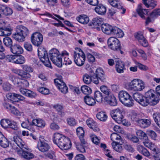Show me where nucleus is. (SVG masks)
Listing matches in <instances>:
<instances>
[{"instance_id":"bf43d9fd","label":"nucleus","mask_w":160,"mask_h":160,"mask_svg":"<svg viewBox=\"0 0 160 160\" xmlns=\"http://www.w3.org/2000/svg\"><path fill=\"white\" fill-rule=\"evenodd\" d=\"M141 105L143 106L146 107L147 106L148 104H150L149 102L147 101V99L146 97H143L142 99L139 103Z\"/></svg>"},{"instance_id":"f8f14e48","label":"nucleus","mask_w":160,"mask_h":160,"mask_svg":"<svg viewBox=\"0 0 160 160\" xmlns=\"http://www.w3.org/2000/svg\"><path fill=\"white\" fill-rule=\"evenodd\" d=\"M43 40V36L39 32H34L31 36V42L35 46H38L40 45L42 43Z\"/></svg>"},{"instance_id":"f03ea898","label":"nucleus","mask_w":160,"mask_h":160,"mask_svg":"<svg viewBox=\"0 0 160 160\" xmlns=\"http://www.w3.org/2000/svg\"><path fill=\"white\" fill-rule=\"evenodd\" d=\"M13 141L14 142L13 145L12 146L14 149H18L19 147L20 149L17 150L18 154L23 158L29 160L34 158V154L29 152L28 148L25 142L19 137L15 136L13 137Z\"/></svg>"},{"instance_id":"864d4df0","label":"nucleus","mask_w":160,"mask_h":160,"mask_svg":"<svg viewBox=\"0 0 160 160\" xmlns=\"http://www.w3.org/2000/svg\"><path fill=\"white\" fill-rule=\"evenodd\" d=\"M86 144V143L84 144L81 142V144H78L76 145V147L78 150L82 153L85 152V145Z\"/></svg>"},{"instance_id":"f257e3e1","label":"nucleus","mask_w":160,"mask_h":160,"mask_svg":"<svg viewBox=\"0 0 160 160\" xmlns=\"http://www.w3.org/2000/svg\"><path fill=\"white\" fill-rule=\"evenodd\" d=\"M103 19L99 17L93 18L92 20V23L93 25L97 27L98 30H100L99 26L101 25L102 32L107 35H113L119 38H122L124 35L123 31L118 27L112 26L108 24L105 23L101 24L103 22Z\"/></svg>"},{"instance_id":"c03bdc74","label":"nucleus","mask_w":160,"mask_h":160,"mask_svg":"<svg viewBox=\"0 0 160 160\" xmlns=\"http://www.w3.org/2000/svg\"><path fill=\"white\" fill-rule=\"evenodd\" d=\"M23 70V72L27 73L30 75H31L29 73L32 72L33 71V69L30 66L27 65H23L22 66Z\"/></svg>"},{"instance_id":"f704fd0d","label":"nucleus","mask_w":160,"mask_h":160,"mask_svg":"<svg viewBox=\"0 0 160 160\" xmlns=\"http://www.w3.org/2000/svg\"><path fill=\"white\" fill-rule=\"evenodd\" d=\"M94 98L97 102H101L103 101L102 93L99 91H96L94 93Z\"/></svg>"},{"instance_id":"393cba45","label":"nucleus","mask_w":160,"mask_h":160,"mask_svg":"<svg viewBox=\"0 0 160 160\" xmlns=\"http://www.w3.org/2000/svg\"><path fill=\"white\" fill-rule=\"evenodd\" d=\"M123 143V141L119 142H113L112 143V145L115 151L119 152H121L123 149L122 146Z\"/></svg>"},{"instance_id":"680f3d73","label":"nucleus","mask_w":160,"mask_h":160,"mask_svg":"<svg viewBox=\"0 0 160 160\" xmlns=\"http://www.w3.org/2000/svg\"><path fill=\"white\" fill-rule=\"evenodd\" d=\"M9 111L12 114L17 116L21 115V112L14 106H12Z\"/></svg>"},{"instance_id":"0e129e2a","label":"nucleus","mask_w":160,"mask_h":160,"mask_svg":"<svg viewBox=\"0 0 160 160\" xmlns=\"http://www.w3.org/2000/svg\"><path fill=\"white\" fill-rule=\"evenodd\" d=\"M45 156L48 158L53 160L55 158V152L52 151H50L48 153L45 154Z\"/></svg>"},{"instance_id":"c756f323","label":"nucleus","mask_w":160,"mask_h":160,"mask_svg":"<svg viewBox=\"0 0 160 160\" xmlns=\"http://www.w3.org/2000/svg\"><path fill=\"white\" fill-rule=\"evenodd\" d=\"M32 122L33 124L35 126L41 128H44L46 125L45 121L40 118L33 119Z\"/></svg>"},{"instance_id":"a211bd4d","label":"nucleus","mask_w":160,"mask_h":160,"mask_svg":"<svg viewBox=\"0 0 160 160\" xmlns=\"http://www.w3.org/2000/svg\"><path fill=\"white\" fill-rule=\"evenodd\" d=\"M19 91L23 95L31 98H34L36 96L35 93L26 89L21 88L20 89Z\"/></svg>"},{"instance_id":"e2e57ef3","label":"nucleus","mask_w":160,"mask_h":160,"mask_svg":"<svg viewBox=\"0 0 160 160\" xmlns=\"http://www.w3.org/2000/svg\"><path fill=\"white\" fill-rule=\"evenodd\" d=\"M8 97L13 102H18V97L17 94L12 93L8 95Z\"/></svg>"},{"instance_id":"a878e982","label":"nucleus","mask_w":160,"mask_h":160,"mask_svg":"<svg viewBox=\"0 0 160 160\" xmlns=\"http://www.w3.org/2000/svg\"><path fill=\"white\" fill-rule=\"evenodd\" d=\"M138 125L141 128H145L148 127L151 124L149 120L146 119H141L137 122Z\"/></svg>"},{"instance_id":"5fc2aeb1","label":"nucleus","mask_w":160,"mask_h":160,"mask_svg":"<svg viewBox=\"0 0 160 160\" xmlns=\"http://www.w3.org/2000/svg\"><path fill=\"white\" fill-rule=\"evenodd\" d=\"M38 90L41 93L43 94H48L49 91L48 89L43 87H39L37 88Z\"/></svg>"},{"instance_id":"4c0bfd02","label":"nucleus","mask_w":160,"mask_h":160,"mask_svg":"<svg viewBox=\"0 0 160 160\" xmlns=\"http://www.w3.org/2000/svg\"><path fill=\"white\" fill-rule=\"evenodd\" d=\"M53 108L58 112L59 115L61 116H64V112L62 111L63 106L59 104H56L53 105Z\"/></svg>"},{"instance_id":"de8ad7c7","label":"nucleus","mask_w":160,"mask_h":160,"mask_svg":"<svg viewBox=\"0 0 160 160\" xmlns=\"http://www.w3.org/2000/svg\"><path fill=\"white\" fill-rule=\"evenodd\" d=\"M15 63L17 64H22L24 63L25 61L24 57L22 56H16Z\"/></svg>"},{"instance_id":"ea45409f","label":"nucleus","mask_w":160,"mask_h":160,"mask_svg":"<svg viewBox=\"0 0 160 160\" xmlns=\"http://www.w3.org/2000/svg\"><path fill=\"white\" fill-rule=\"evenodd\" d=\"M96 117L98 119L103 122L106 121L108 117L105 113L103 112H98L96 115Z\"/></svg>"},{"instance_id":"dca6fc26","label":"nucleus","mask_w":160,"mask_h":160,"mask_svg":"<svg viewBox=\"0 0 160 160\" xmlns=\"http://www.w3.org/2000/svg\"><path fill=\"white\" fill-rule=\"evenodd\" d=\"M37 147L40 151L43 152H47L50 148V146L48 143L42 141L38 142Z\"/></svg>"},{"instance_id":"0eeeda50","label":"nucleus","mask_w":160,"mask_h":160,"mask_svg":"<svg viewBox=\"0 0 160 160\" xmlns=\"http://www.w3.org/2000/svg\"><path fill=\"white\" fill-rule=\"evenodd\" d=\"M38 56L41 61L46 66L50 67L51 64L49 60L47 51L43 47H41L38 49Z\"/></svg>"},{"instance_id":"c9c22d12","label":"nucleus","mask_w":160,"mask_h":160,"mask_svg":"<svg viewBox=\"0 0 160 160\" xmlns=\"http://www.w3.org/2000/svg\"><path fill=\"white\" fill-rule=\"evenodd\" d=\"M12 37L16 40L19 42H23L24 41L25 37L20 33H18L16 30V32L13 34Z\"/></svg>"},{"instance_id":"39448f33","label":"nucleus","mask_w":160,"mask_h":160,"mask_svg":"<svg viewBox=\"0 0 160 160\" xmlns=\"http://www.w3.org/2000/svg\"><path fill=\"white\" fill-rule=\"evenodd\" d=\"M120 101L125 106L130 107L134 104V101L132 97L126 91H122L118 93Z\"/></svg>"},{"instance_id":"338daca9","label":"nucleus","mask_w":160,"mask_h":160,"mask_svg":"<svg viewBox=\"0 0 160 160\" xmlns=\"http://www.w3.org/2000/svg\"><path fill=\"white\" fill-rule=\"evenodd\" d=\"M8 125L11 128L14 130H17L18 129V128L17 126L16 122L10 120V122L8 123Z\"/></svg>"},{"instance_id":"423d86ee","label":"nucleus","mask_w":160,"mask_h":160,"mask_svg":"<svg viewBox=\"0 0 160 160\" xmlns=\"http://www.w3.org/2000/svg\"><path fill=\"white\" fill-rule=\"evenodd\" d=\"M73 58L75 63L78 66H81L84 64L85 56L80 48H75Z\"/></svg>"},{"instance_id":"1a4fd4ad","label":"nucleus","mask_w":160,"mask_h":160,"mask_svg":"<svg viewBox=\"0 0 160 160\" xmlns=\"http://www.w3.org/2000/svg\"><path fill=\"white\" fill-rule=\"evenodd\" d=\"M123 114V110L119 108L113 110L110 112L111 117L118 123L121 122V120L124 118Z\"/></svg>"},{"instance_id":"3c124183","label":"nucleus","mask_w":160,"mask_h":160,"mask_svg":"<svg viewBox=\"0 0 160 160\" xmlns=\"http://www.w3.org/2000/svg\"><path fill=\"white\" fill-rule=\"evenodd\" d=\"M136 133L137 136L141 139H143L147 136V134L141 130H137Z\"/></svg>"},{"instance_id":"6ab92c4d","label":"nucleus","mask_w":160,"mask_h":160,"mask_svg":"<svg viewBox=\"0 0 160 160\" xmlns=\"http://www.w3.org/2000/svg\"><path fill=\"white\" fill-rule=\"evenodd\" d=\"M11 52L15 54H20L23 52L22 48L19 45L14 44L10 48Z\"/></svg>"},{"instance_id":"6e6552de","label":"nucleus","mask_w":160,"mask_h":160,"mask_svg":"<svg viewBox=\"0 0 160 160\" xmlns=\"http://www.w3.org/2000/svg\"><path fill=\"white\" fill-rule=\"evenodd\" d=\"M145 87L144 82L139 79H134L130 82L129 88L132 90L135 91H140Z\"/></svg>"},{"instance_id":"20e7f679","label":"nucleus","mask_w":160,"mask_h":160,"mask_svg":"<svg viewBox=\"0 0 160 160\" xmlns=\"http://www.w3.org/2000/svg\"><path fill=\"white\" fill-rule=\"evenodd\" d=\"M59 51L56 48H53L49 52V56L52 62L59 67H62V58Z\"/></svg>"},{"instance_id":"bb28decb","label":"nucleus","mask_w":160,"mask_h":160,"mask_svg":"<svg viewBox=\"0 0 160 160\" xmlns=\"http://www.w3.org/2000/svg\"><path fill=\"white\" fill-rule=\"evenodd\" d=\"M9 146V142L8 139L4 136L2 133L0 135V146L5 148Z\"/></svg>"},{"instance_id":"49530a36","label":"nucleus","mask_w":160,"mask_h":160,"mask_svg":"<svg viewBox=\"0 0 160 160\" xmlns=\"http://www.w3.org/2000/svg\"><path fill=\"white\" fill-rule=\"evenodd\" d=\"M133 96L134 100L138 103L142 100L143 97L142 94L138 92L135 93L133 94Z\"/></svg>"},{"instance_id":"13d9d810","label":"nucleus","mask_w":160,"mask_h":160,"mask_svg":"<svg viewBox=\"0 0 160 160\" xmlns=\"http://www.w3.org/2000/svg\"><path fill=\"white\" fill-rule=\"evenodd\" d=\"M68 124L71 126H74L76 125L77 122L75 119L73 118H69L67 119Z\"/></svg>"},{"instance_id":"79ce46f5","label":"nucleus","mask_w":160,"mask_h":160,"mask_svg":"<svg viewBox=\"0 0 160 160\" xmlns=\"http://www.w3.org/2000/svg\"><path fill=\"white\" fill-rule=\"evenodd\" d=\"M42 15L46 16L47 17H51L57 21H59V20H64V19L63 18L61 17L60 16L58 15H57L55 14L54 15L56 17H54L53 15H51L50 13L46 12L43 14H42Z\"/></svg>"},{"instance_id":"a18cd8bd","label":"nucleus","mask_w":160,"mask_h":160,"mask_svg":"<svg viewBox=\"0 0 160 160\" xmlns=\"http://www.w3.org/2000/svg\"><path fill=\"white\" fill-rule=\"evenodd\" d=\"M3 42L4 44L7 47H11L12 44V41L11 38L6 37L3 38Z\"/></svg>"},{"instance_id":"7c9ffc66","label":"nucleus","mask_w":160,"mask_h":160,"mask_svg":"<svg viewBox=\"0 0 160 160\" xmlns=\"http://www.w3.org/2000/svg\"><path fill=\"white\" fill-rule=\"evenodd\" d=\"M84 101L87 104L90 106H94L96 103L95 100L93 98L88 96L84 97Z\"/></svg>"},{"instance_id":"5701e85b","label":"nucleus","mask_w":160,"mask_h":160,"mask_svg":"<svg viewBox=\"0 0 160 160\" xmlns=\"http://www.w3.org/2000/svg\"><path fill=\"white\" fill-rule=\"evenodd\" d=\"M77 135L78 136L82 143L85 144L86 142L84 138V131L82 127H79L76 129Z\"/></svg>"},{"instance_id":"7ed1b4c3","label":"nucleus","mask_w":160,"mask_h":160,"mask_svg":"<svg viewBox=\"0 0 160 160\" xmlns=\"http://www.w3.org/2000/svg\"><path fill=\"white\" fill-rule=\"evenodd\" d=\"M53 142L62 150L68 149L71 147V142L69 139L58 133L54 134Z\"/></svg>"},{"instance_id":"c85d7f7f","label":"nucleus","mask_w":160,"mask_h":160,"mask_svg":"<svg viewBox=\"0 0 160 160\" xmlns=\"http://www.w3.org/2000/svg\"><path fill=\"white\" fill-rule=\"evenodd\" d=\"M12 72L22 77L25 78H29L31 77V75L25 72H23V71L20 69L17 68H12Z\"/></svg>"},{"instance_id":"4be33fe9","label":"nucleus","mask_w":160,"mask_h":160,"mask_svg":"<svg viewBox=\"0 0 160 160\" xmlns=\"http://www.w3.org/2000/svg\"><path fill=\"white\" fill-rule=\"evenodd\" d=\"M62 57H63V60H62V63L65 65L71 64L72 63V61L68 58V56L69 53L66 51H63L62 52Z\"/></svg>"},{"instance_id":"2eb2a0df","label":"nucleus","mask_w":160,"mask_h":160,"mask_svg":"<svg viewBox=\"0 0 160 160\" xmlns=\"http://www.w3.org/2000/svg\"><path fill=\"white\" fill-rule=\"evenodd\" d=\"M105 100L111 106H115L117 104L116 98L112 93L106 96L105 98Z\"/></svg>"},{"instance_id":"09e8293b","label":"nucleus","mask_w":160,"mask_h":160,"mask_svg":"<svg viewBox=\"0 0 160 160\" xmlns=\"http://www.w3.org/2000/svg\"><path fill=\"white\" fill-rule=\"evenodd\" d=\"M147 133L152 139L154 140H156L157 134L154 131L152 130L148 129L147 131Z\"/></svg>"},{"instance_id":"a19ab883","label":"nucleus","mask_w":160,"mask_h":160,"mask_svg":"<svg viewBox=\"0 0 160 160\" xmlns=\"http://www.w3.org/2000/svg\"><path fill=\"white\" fill-rule=\"evenodd\" d=\"M111 138L113 142H119L123 141L121 137L116 133H112L111 135Z\"/></svg>"},{"instance_id":"8fccbe9b","label":"nucleus","mask_w":160,"mask_h":160,"mask_svg":"<svg viewBox=\"0 0 160 160\" xmlns=\"http://www.w3.org/2000/svg\"><path fill=\"white\" fill-rule=\"evenodd\" d=\"M2 28L3 31H4V32H5L6 36H8L11 34L12 28L10 26L4 27Z\"/></svg>"},{"instance_id":"6e6d98bb","label":"nucleus","mask_w":160,"mask_h":160,"mask_svg":"<svg viewBox=\"0 0 160 160\" xmlns=\"http://www.w3.org/2000/svg\"><path fill=\"white\" fill-rule=\"evenodd\" d=\"M100 90L102 92L107 96L112 93L110 90L107 87L105 86H101Z\"/></svg>"},{"instance_id":"cd10ccee","label":"nucleus","mask_w":160,"mask_h":160,"mask_svg":"<svg viewBox=\"0 0 160 160\" xmlns=\"http://www.w3.org/2000/svg\"><path fill=\"white\" fill-rule=\"evenodd\" d=\"M95 75L98 77L101 81L104 82L106 80V77L104 74V72L102 69L101 68H97L96 71Z\"/></svg>"},{"instance_id":"9b49d317","label":"nucleus","mask_w":160,"mask_h":160,"mask_svg":"<svg viewBox=\"0 0 160 160\" xmlns=\"http://www.w3.org/2000/svg\"><path fill=\"white\" fill-rule=\"evenodd\" d=\"M108 44L110 48L114 51L120 50V43L117 38L113 37L109 38L108 40Z\"/></svg>"},{"instance_id":"aec40b11","label":"nucleus","mask_w":160,"mask_h":160,"mask_svg":"<svg viewBox=\"0 0 160 160\" xmlns=\"http://www.w3.org/2000/svg\"><path fill=\"white\" fill-rule=\"evenodd\" d=\"M0 11L6 16L11 15L13 13V11L11 8L3 5L0 4Z\"/></svg>"},{"instance_id":"603ef678","label":"nucleus","mask_w":160,"mask_h":160,"mask_svg":"<svg viewBox=\"0 0 160 160\" xmlns=\"http://www.w3.org/2000/svg\"><path fill=\"white\" fill-rule=\"evenodd\" d=\"M83 80L85 83L88 84L90 83L92 81V78L91 76L87 74L83 75Z\"/></svg>"},{"instance_id":"4d7b16f0","label":"nucleus","mask_w":160,"mask_h":160,"mask_svg":"<svg viewBox=\"0 0 160 160\" xmlns=\"http://www.w3.org/2000/svg\"><path fill=\"white\" fill-rule=\"evenodd\" d=\"M90 137L92 142L96 145H98L100 142V140L95 135H90Z\"/></svg>"},{"instance_id":"f3484780","label":"nucleus","mask_w":160,"mask_h":160,"mask_svg":"<svg viewBox=\"0 0 160 160\" xmlns=\"http://www.w3.org/2000/svg\"><path fill=\"white\" fill-rule=\"evenodd\" d=\"M136 11L138 15L143 19H145V15H149L148 10L143 9L140 5H138Z\"/></svg>"},{"instance_id":"ddd939ff","label":"nucleus","mask_w":160,"mask_h":160,"mask_svg":"<svg viewBox=\"0 0 160 160\" xmlns=\"http://www.w3.org/2000/svg\"><path fill=\"white\" fill-rule=\"evenodd\" d=\"M54 82L61 92L63 93H66L68 92V87L62 80L60 78H57L54 80Z\"/></svg>"},{"instance_id":"473e14b6","label":"nucleus","mask_w":160,"mask_h":160,"mask_svg":"<svg viewBox=\"0 0 160 160\" xmlns=\"http://www.w3.org/2000/svg\"><path fill=\"white\" fill-rule=\"evenodd\" d=\"M124 65L123 62L120 61L117 62L116 64V69L117 72L119 73L123 72Z\"/></svg>"},{"instance_id":"9d476101","label":"nucleus","mask_w":160,"mask_h":160,"mask_svg":"<svg viewBox=\"0 0 160 160\" xmlns=\"http://www.w3.org/2000/svg\"><path fill=\"white\" fill-rule=\"evenodd\" d=\"M154 91L150 90L146 92L145 97L149 102L150 105L154 106L159 102V99L155 94Z\"/></svg>"},{"instance_id":"4468645a","label":"nucleus","mask_w":160,"mask_h":160,"mask_svg":"<svg viewBox=\"0 0 160 160\" xmlns=\"http://www.w3.org/2000/svg\"><path fill=\"white\" fill-rule=\"evenodd\" d=\"M86 122L88 126L94 132H99L100 131L98 123L93 119L89 118L86 120Z\"/></svg>"},{"instance_id":"412c9836","label":"nucleus","mask_w":160,"mask_h":160,"mask_svg":"<svg viewBox=\"0 0 160 160\" xmlns=\"http://www.w3.org/2000/svg\"><path fill=\"white\" fill-rule=\"evenodd\" d=\"M94 10L95 12L98 14L103 15L106 13L107 8L105 6L100 4L95 7Z\"/></svg>"},{"instance_id":"58836bf2","label":"nucleus","mask_w":160,"mask_h":160,"mask_svg":"<svg viewBox=\"0 0 160 160\" xmlns=\"http://www.w3.org/2000/svg\"><path fill=\"white\" fill-rule=\"evenodd\" d=\"M109 3L114 7L117 8H122V6L119 1L118 0H108Z\"/></svg>"},{"instance_id":"37998d69","label":"nucleus","mask_w":160,"mask_h":160,"mask_svg":"<svg viewBox=\"0 0 160 160\" xmlns=\"http://www.w3.org/2000/svg\"><path fill=\"white\" fill-rule=\"evenodd\" d=\"M81 90L85 94L88 95L91 93L92 90L91 88L87 86L83 85L81 87Z\"/></svg>"},{"instance_id":"2f4dec72","label":"nucleus","mask_w":160,"mask_h":160,"mask_svg":"<svg viewBox=\"0 0 160 160\" xmlns=\"http://www.w3.org/2000/svg\"><path fill=\"white\" fill-rule=\"evenodd\" d=\"M138 150L144 156L148 157L150 156V153L142 145H139L138 147Z\"/></svg>"},{"instance_id":"e433bc0d","label":"nucleus","mask_w":160,"mask_h":160,"mask_svg":"<svg viewBox=\"0 0 160 160\" xmlns=\"http://www.w3.org/2000/svg\"><path fill=\"white\" fill-rule=\"evenodd\" d=\"M77 20L79 22L83 24H87L89 21L88 17L85 15L80 16L79 17L77 18Z\"/></svg>"},{"instance_id":"b1692460","label":"nucleus","mask_w":160,"mask_h":160,"mask_svg":"<svg viewBox=\"0 0 160 160\" xmlns=\"http://www.w3.org/2000/svg\"><path fill=\"white\" fill-rule=\"evenodd\" d=\"M17 31L18 33H20L25 37L29 34V31L26 27L22 25L17 27Z\"/></svg>"},{"instance_id":"774afa93","label":"nucleus","mask_w":160,"mask_h":160,"mask_svg":"<svg viewBox=\"0 0 160 160\" xmlns=\"http://www.w3.org/2000/svg\"><path fill=\"white\" fill-rule=\"evenodd\" d=\"M152 17H156L160 15V9L154 10L150 14Z\"/></svg>"},{"instance_id":"72a5a7b5","label":"nucleus","mask_w":160,"mask_h":160,"mask_svg":"<svg viewBox=\"0 0 160 160\" xmlns=\"http://www.w3.org/2000/svg\"><path fill=\"white\" fill-rule=\"evenodd\" d=\"M130 117L132 121L136 122L137 123L141 118V115L140 114L136 112L133 111L131 112Z\"/></svg>"},{"instance_id":"052dcab7","label":"nucleus","mask_w":160,"mask_h":160,"mask_svg":"<svg viewBox=\"0 0 160 160\" xmlns=\"http://www.w3.org/2000/svg\"><path fill=\"white\" fill-rule=\"evenodd\" d=\"M16 57V56L12 55H8L7 57V60L9 62L15 63Z\"/></svg>"},{"instance_id":"69168bd1","label":"nucleus","mask_w":160,"mask_h":160,"mask_svg":"<svg viewBox=\"0 0 160 160\" xmlns=\"http://www.w3.org/2000/svg\"><path fill=\"white\" fill-rule=\"evenodd\" d=\"M24 47L28 51H31L32 50V46L29 42H25L24 44Z\"/></svg>"}]
</instances>
